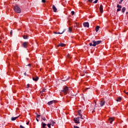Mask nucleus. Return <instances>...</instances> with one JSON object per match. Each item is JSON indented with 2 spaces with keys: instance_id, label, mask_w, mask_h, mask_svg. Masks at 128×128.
I'll list each match as a JSON object with an SVG mask.
<instances>
[{
  "instance_id": "22",
  "label": "nucleus",
  "mask_w": 128,
  "mask_h": 128,
  "mask_svg": "<svg viewBox=\"0 0 128 128\" xmlns=\"http://www.w3.org/2000/svg\"><path fill=\"white\" fill-rule=\"evenodd\" d=\"M117 8H118L120 9V8H122V6L118 4H117Z\"/></svg>"
},
{
  "instance_id": "14",
  "label": "nucleus",
  "mask_w": 128,
  "mask_h": 128,
  "mask_svg": "<svg viewBox=\"0 0 128 128\" xmlns=\"http://www.w3.org/2000/svg\"><path fill=\"white\" fill-rule=\"evenodd\" d=\"M46 89L44 88L42 91L40 92L42 96V94H44V92H46Z\"/></svg>"
},
{
  "instance_id": "53",
  "label": "nucleus",
  "mask_w": 128,
  "mask_h": 128,
  "mask_svg": "<svg viewBox=\"0 0 128 128\" xmlns=\"http://www.w3.org/2000/svg\"><path fill=\"white\" fill-rule=\"evenodd\" d=\"M64 81H66V80H64Z\"/></svg>"
},
{
  "instance_id": "42",
  "label": "nucleus",
  "mask_w": 128,
  "mask_h": 128,
  "mask_svg": "<svg viewBox=\"0 0 128 128\" xmlns=\"http://www.w3.org/2000/svg\"><path fill=\"white\" fill-rule=\"evenodd\" d=\"M20 128H26L22 126V125L20 126Z\"/></svg>"
},
{
  "instance_id": "49",
  "label": "nucleus",
  "mask_w": 128,
  "mask_h": 128,
  "mask_svg": "<svg viewBox=\"0 0 128 128\" xmlns=\"http://www.w3.org/2000/svg\"><path fill=\"white\" fill-rule=\"evenodd\" d=\"M126 14H128V12H126Z\"/></svg>"
},
{
  "instance_id": "51",
  "label": "nucleus",
  "mask_w": 128,
  "mask_h": 128,
  "mask_svg": "<svg viewBox=\"0 0 128 128\" xmlns=\"http://www.w3.org/2000/svg\"><path fill=\"white\" fill-rule=\"evenodd\" d=\"M121 0V2H123L124 0Z\"/></svg>"
},
{
  "instance_id": "7",
  "label": "nucleus",
  "mask_w": 128,
  "mask_h": 128,
  "mask_svg": "<svg viewBox=\"0 0 128 128\" xmlns=\"http://www.w3.org/2000/svg\"><path fill=\"white\" fill-rule=\"evenodd\" d=\"M99 10L100 12H101V14H102V12H104V6H102V5H100Z\"/></svg>"
},
{
  "instance_id": "32",
  "label": "nucleus",
  "mask_w": 128,
  "mask_h": 128,
  "mask_svg": "<svg viewBox=\"0 0 128 128\" xmlns=\"http://www.w3.org/2000/svg\"><path fill=\"white\" fill-rule=\"evenodd\" d=\"M94 110H96V107L93 108V110L92 111V114L94 112Z\"/></svg>"
},
{
  "instance_id": "21",
  "label": "nucleus",
  "mask_w": 128,
  "mask_h": 128,
  "mask_svg": "<svg viewBox=\"0 0 128 128\" xmlns=\"http://www.w3.org/2000/svg\"><path fill=\"white\" fill-rule=\"evenodd\" d=\"M42 116L40 114H36V118H42Z\"/></svg>"
},
{
  "instance_id": "50",
  "label": "nucleus",
  "mask_w": 128,
  "mask_h": 128,
  "mask_svg": "<svg viewBox=\"0 0 128 128\" xmlns=\"http://www.w3.org/2000/svg\"><path fill=\"white\" fill-rule=\"evenodd\" d=\"M95 106H96V102H95Z\"/></svg>"
},
{
  "instance_id": "38",
  "label": "nucleus",
  "mask_w": 128,
  "mask_h": 128,
  "mask_svg": "<svg viewBox=\"0 0 128 128\" xmlns=\"http://www.w3.org/2000/svg\"><path fill=\"white\" fill-rule=\"evenodd\" d=\"M74 128H80V127L74 126Z\"/></svg>"
},
{
  "instance_id": "19",
  "label": "nucleus",
  "mask_w": 128,
  "mask_h": 128,
  "mask_svg": "<svg viewBox=\"0 0 128 128\" xmlns=\"http://www.w3.org/2000/svg\"><path fill=\"white\" fill-rule=\"evenodd\" d=\"M74 28H78V22L74 24Z\"/></svg>"
},
{
  "instance_id": "52",
  "label": "nucleus",
  "mask_w": 128,
  "mask_h": 128,
  "mask_svg": "<svg viewBox=\"0 0 128 128\" xmlns=\"http://www.w3.org/2000/svg\"><path fill=\"white\" fill-rule=\"evenodd\" d=\"M2 42L0 41V43H1Z\"/></svg>"
},
{
  "instance_id": "1",
  "label": "nucleus",
  "mask_w": 128,
  "mask_h": 128,
  "mask_svg": "<svg viewBox=\"0 0 128 128\" xmlns=\"http://www.w3.org/2000/svg\"><path fill=\"white\" fill-rule=\"evenodd\" d=\"M61 92H63L64 94H67L68 92V87L64 86L63 88V89L61 90Z\"/></svg>"
},
{
  "instance_id": "40",
  "label": "nucleus",
  "mask_w": 128,
  "mask_h": 128,
  "mask_svg": "<svg viewBox=\"0 0 128 128\" xmlns=\"http://www.w3.org/2000/svg\"><path fill=\"white\" fill-rule=\"evenodd\" d=\"M120 10H121L120 9V8H118L117 9V12H120Z\"/></svg>"
},
{
  "instance_id": "31",
  "label": "nucleus",
  "mask_w": 128,
  "mask_h": 128,
  "mask_svg": "<svg viewBox=\"0 0 128 128\" xmlns=\"http://www.w3.org/2000/svg\"><path fill=\"white\" fill-rule=\"evenodd\" d=\"M71 14H72V16H74V12L72 11Z\"/></svg>"
},
{
  "instance_id": "41",
  "label": "nucleus",
  "mask_w": 128,
  "mask_h": 128,
  "mask_svg": "<svg viewBox=\"0 0 128 128\" xmlns=\"http://www.w3.org/2000/svg\"><path fill=\"white\" fill-rule=\"evenodd\" d=\"M88 2H92V0H88Z\"/></svg>"
},
{
  "instance_id": "34",
  "label": "nucleus",
  "mask_w": 128,
  "mask_h": 128,
  "mask_svg": "<svg viewBox=\"0 0 128 128\" xmlns=\"http://www.w3.org/2000/svg\"><path fill=\"white\" fill-rule=\"evenodd\" d=\"M122 1L120 0V1L119 2H118V4H122Z\"/></svg>"
},
{
  "instance_id": "24",
  "label": "nucleus",
  "mask_w": 128,
  "mask_h": 128,
  "mask_svg": "<svg viewBox=\"0 0 128 128\" xmlns=\"http://www.w3.org/2000/svg\"><path fill=\"white\" fill-rule=\"evenodd\" d=\"M72 28H70V27L68 28V32H72Z\"/></svg>"
},
{
  "instance_id": "4",
  "label": "nucleus",
  "mask_w": 128,
  "mask_h": 128,
  "mask_svg": "<svg viewBox=\"0 0 128 128\" xmlns=\"http://www.w3.org/2000/svg\"><path fill=\"white\" fill-rule=\"evenodd\" d=\"M78 112L80 116V118H81V120H84V116H82V110H78Z\"/></svg>"
},
{
  "instance_id": "20",
  "label": "nucleus",
  "mask_w": 128,
  "mask_h": 128,
  "mask_svg": "<svg viewBox=\"0 0 128 128\" xmlns=\"http://www.w3.org/2000/svg\"><path fill=\"white\" fill-rule=\"evenodd\" d=\"M120 100H122V97H118L117 98L116 102H120Z\"/></svg>"
},
{
  "instance_id": "25",
  "label": "nucleus",
  "mask_w": 128,
  "mask_h": 128,
  "mask_svg": "<svg viewBox=\"0 0 128 128\" xmlns=\"http://www.w3.org/2000/svg\"><path fill=\"white\" fill-rule=\"evenodd\" d=\"M23 38H24V40H28V36H24Z\"/></svg>"
},
{
  "instance_id": "39",
  "label": "nucleus",
  "mask_w": 128,
  "mask_h": 128,
  "mask_svg": "<svg viewBox=\"0 0 128 128\" xmlns=\"http://www.w3.org/2000/svg\"><path fill=\"white\" fill-rule=\"evenodd\" d=\"M42 2H44V4L46 2V0H42Z\"/></svg>"
},
{
  "instance_id": "13",
  "label": "nucleus",
  "mask_w": 128,
  "mask_h": 128,
  "mask_svg": "<svg viewBox=\"0 0 128 128\" xmlns=\"http://www.w3.org/2000/svg\"><path fill=\"white\" fill-rule=\"evenodd\" d=\"M56 102L55 100L50 101L48 102V106H50V104H54V102Z\"/></svg>"
},
{
  "instance_id": "17",
  "label": "nucleus",
  "mask_w": 128,
  "mask_h": 128,
  "mask_svg": "<svg viewBox=\"0 0 128 128\" xmlns=\"http://www.w3.org/2000/svg\"><path fill=\"white\" fill-rule=\"evenodd\" d=\"M98 30H100V26H98L96 27V32H98Z\"/></svg>"
},
{
  "instance_id": "28",
  "label": "nucleus",
  "mask_w": 128,
  "mask_h": 128,
  "mask_svg": "<svg viewBox=\"0 0 128 128\" xmlns=\"http://www.w3.org/2000/svg\"><path fill=\"white\" fill-rule=\"evenodd\" d=\"M89 45L90 46H94V44H92V43H90Z\"/></svg>"
},
{
  "instance_id": "11",
  "label": "nucleus",
  "mask_w": 128,
  "mask_h": 128,
  "mask_svg": "<svg viewBox=\"0 0 128 128\" xmlns=\"http://www.w3.org/2000/svg\"><path fill=\"white\" fill-rule=\"evenodd\" d=\"M52 10L54 12H56V10H58V9H56V8L54 5L52 6Z\"/></svg>"
},
{
  "instance_id": "6",
  "label": "nucleus",
  "mask_w": 128,
  "mask_h": 128,
  "mask_svg": "<svg viewBox=\"0 0 128 128\" xmlns=\"http://www.w3.org/2000/svg\"><path fill=\"white\" fill-rule=\"evenodd\" d=\"M28 42H25L22 43V46L24 48H28Z\"/></svg>"
},
{
  "instance_id": "37",
  "label": "nucleus",
  "mask_w": 128,
  "mask_h": 128,
  "mask_svg": "<svg viewBox=\"0 0 128 128\" xmlns=\"http://www.w3.org/2000/svg\"><path fill=\"white\" fill-rule=\"evenodd\" d=\"M87 90H90V88H86L84 90V92H86Z\"/></svg>"
},
{
  "instance_id": "3",
  "label": "nucleus",
  "mask_w": 128,
  "mask_h": 128,
  "mask_svg": "<svg viewBox=\"0 0 128 128\" xmlns=\"http://www.w3.org/2000/svg\"><path fill=\"white\" fill-rule=\"evenodd\" d=\"M92 42H93V46H98V44H101L102 40H98V41L93 40Z\"/></svg>"
},
{
  "instance_id": "33",
  "label": "nucleus",
  "mask_w": 128,
  "mask_h": 128,
  "mask_svg": "<svg viewBox=\"0 0 128 128\" xmlns=\"http://www.w3.org/2000/svg\"><path fill=\"white\" fill-rule=\"evenodd\" d=\"M68 58H71V57L70 55V54H68V56H67Z\"/></svg>"
},
{
  "instance_id": "12",
  "label": "nucleus",
  "mask_w": 128,
  "mask_h": 128,
  "mask_svg": "<svg viewBox=\"0 0 128 128\" xmlns=\"http://www.w3.org/2000/svg\"><path fill=\"white\" fill-rule=\"evenodd\" d=\"M58 48H59V46H66V44H64V43H60L57 46Z\"/></svg>"
},
{
  "instance_id": "48",
  "label": "nucleus",
  "mask_w": 128,
  "mask_h": 128,
  "mask_svg": "<svg viewBox=\"0 0 128 128\" xmlns=\"http://www.w3.org/2000/svg\"><path fill=\"white\" fill-rule=\"evenodd\" d=\"M24 74V76H26V73L25 72V73Z\"/></svg>"
},
{
  "instance_id": "15",
  "label": "nucleus",
  "mask_w": 128,
  "mask_h": 128,
  "mask_svg": "<svg viewBox=\"0 0 128 128\" xmlns=\"http://www.w3.org/2000/svg\"><path fill=\"white\" fill-rule=\"evenodd\" d=\"M109 122H110V124H112L113 120H114V119L112 118H109L108 119Z\"/></svg>"
},
{
  "instance_id": "47",
  "label": "nucleus",
  "mask_w": 128,
  "mask_h": 128,
  "mask_svg": "<svg viewBox=\"0 0 128 128\" xmlns=\"http://www.w3.org/2000/svg\"><path fill=\"white\" fill-rule=\"evenodd\" d=\"M37 122H39L38 119V118H36Z\"/></svg>"
},
{
  "instance_id": "8",
  "label": "nucleus",
  "mask_w": 128,
  "mask_h": 128,
  "mask_svg": "<svg viewBox=\"0 0 128 128\" xmlns=\"http://www.w3.org/2000/svg\"><path fill=\"white\" fill-rule=\"evenodd\" d=\"M84 26V28H89L90 27V24H88V22H84L83 24Z\"/></svg>"
},
{
  "instance_id": "16",
  "label": "nucleus",
  "mask_w": 128,
  "mask_h": 128,
  "mask_svg": "<svg viewBox=\"0 0 128 128\" xmlns=\"http://www.w3.org/2000/svg\"><path fill=\"white\" fill-rule=\"evenodd\" d=\"M19 116H17V117H12V118H11V120L12 121H14V120H16V118H18Z\"/></svg>"
},
{
  "instance_id": "26",
  "label": "nucleus",
  "mask_w": 128,
  "mask_h": 128,
  "mask_svg": "<svg viewBox=\"0 0 128 128\" xmlns=\"http://www.w3.org/2000/svg\"><path fill=\"white\" fill-rule=\"evenodd\" d=\"M41 118H42V120H44V122H45V120H46V118L42 117V116Z\"/></svg>"
},
{
  "instance_id": "46",
  "label": "nucleus",
  "mask_w": 128,
  "mask_h": 128,
  "mask_svg": "<svg viewBox=\"0 0 128 128\" xmlns=\"http://www.w3.org/2000/svg\"><path fill=\"white\" fill-rule=\"evenodd\" d=\"M26 124H29L30 122H27Z\"/></svg>"
},
{
  "instance_id": "30",
  "label": "nucleus",
  "mask_w": 128,
  "mask_h": 128,
  "mask_svg": "<svg viewBox=\"0 0 128 128\" xmlns=\"http://www.w3.org/2000/svg\"><path fill=\"white\" fill-rule=\"evenodd\" d=\"M98 2V0H96L94 2V4H96Z\"/></svg>"
},
{
  "instance_id": "44",
  "label": "nucleus",
  "mask_w": 128,
  "mask_h": 128,
  "mask_svg": "<svg viewBox=\"0 0 128 128\" xmlns=\"http://www.w3.org/2000/svg\"><path fill=\"white\" fill-rule=\"evenodd\" d=\"M54 34H58V32H54Z\"/></svg>"
},
{
  "instance_id": "36",
  "label": "nucleus",
  "mask_w": 128,
  "mask_h": 128,
  "mask_svg": "<svg viewBox=\"0 0 128 128\" xmlns=\"http://www.w3.org/2000/svg\"><path fill=\"white\" fill-rule=\"evenodd\" d=\"M30 88V84H27V86H26V88Z\"/></svg>"
},
{
  "instance_id": "43",
  "label": "nucleus",
  "mask_w": 128,
  "mask_h": 128,
  "mask_svg": "<svg viewBox=\"0 0 128 128\" xmlns=\"http://www.w3.org/2000/svg\"><path fill=\"white\" fill-rule=\"evenodd\" d=\"M124 92H125V94H126L127 96H128V92H126V91H124Z\"/></svg>"
},
{
  "instance_id": "35",
  "label": "nucleus",
  "mask_w": 128,
  "mask_h": 128,
  "mask_svg": "<svg viewBox=\"0 0 128 128\" xmlns=\"http://www.w3.org/2000/svg\"><path fill=\"white\" fill-rule=\"evenodd\" d=\"M10 34L11 36H12V30H11L10 32Z\"/></svg>"
},
{
  "instance_id": "5",
  "label": "nucleus",
  "mask_w": 128,
  "mask_h": 128,
  "mask_svg": "<svg viewBox=\"0 0 128 128\" xmlns=\"http://www.w3.org/2000/svg\"><path fill=\"white\" fill-rule=\"evenodd\" d=\"M74 120L76 124H80V117L74 118Z\"/></svg>"
},
{
  "instance_id": "29",
  "label": "nucleus",
  "mask_w": 128,
  "mask_h": 128,
  "mask_svg": "<svg viewBox=\"0 0 128 128\" xmlns=\"http://www.w3.org/2000/svg\"><path fill=\"white\" fill-rule=\"evenodd\" d=\"M47 126H48V128H50V124H47Z\"/></svg>"
},
{
  "instance_id": "18",
  "label": "nucleus",
  "mask_w": 128,
  "mask_h": 128,
  "mask_svg": "<svg viewBox=\"0 0 128 128\" xmlns=\"http://www.w3.org/2000/svg\"><path fill=\"white\" fill-rule=\"evenodd\" d=\"M54 124H56V122H54V121H52V120L50 122V124L51 126H54Z\"/></svg>"
},
{
  "instance_id": "10",
  "label": "nucleus",
  "mask_w": 128,
  "mask_h": 128,
  "mask_svg": "<svg viewBox=\"0 0 128 128\" xmlns=\"http://www.w3.org/2000/svg\"><path fill=\"white\" fill-rule=\"evenodd\" d=\"M38 78H39L38 76L32 77V80L34 82H38Z\"/></svg>"
},
{
  "instance_id": "2",
  "label": "nucleus",
  "mask_w": 128,
  "mask_h": 128,
  "mask_svg": "<svg viewBox=\"0 0 128 128\" xmlns=\"http://www.w3.org/2000/svg\"><path fill=\"white\" fill-rule=\"evenodd\" d=\"M14 10L16 12H17L18 14H20V12H22L20 8L18 6H15Z\"/></svg>"
},
{
  "instance_id": "23",
  "label": "nucleus",
  "mask_w": 128,
  "mask_h": 128,
  "mask_svg": "<svg viewBox=\"0 0 128 128\" xmlns=\"http://www.w3.org/2000/svg\"><path fill=\"white\" fill-rule=\"evenodd\" d=\"M122 12H126V8H122Z\"/></svg>"
},
{
  "instance_id": "45",
  "label": "nucleus",
  "mask_w": 128,
  "mask_h": 128,
  "mask_svg": "<svg viewBox=\"0 0 128 128\" xmlns=\"http://www.w3.org/2000/svg\"><path fill=\"white\" fill-rule=\"evenodd\" d=\"M32 66V65H31L30 64H28V66Z\"/></svg>"
},
{
  "instance_id": "9",
  "label": "nucleus",
  "mask_w": 128,
  "mask_h": 128,
  "mask_svg": "<svg viewBox=\"0 0 128 128\" xmlns=\"http://www.w3.org/2000/svg\"><path fill=\"white\" fill-rule=\"evenodd\" d=\"M104 104H106V101H104V100H102L100 102V106H104Z\"/></svg>"
},
{
  "instance_id": "27",
  "label": "nucleus",
  "mask_w": 128,
  "mask_h": 128,
  "mask_svg": "<svg viewBox=\"0 0 128 128\" xmlns=\"http://www.w3.org/2000/svg\"><path fill=\"white\" fill-rule=\"evenodd\" d=\"M64 34V32H57V34Z\"/></svg>"
}]
</instances>
